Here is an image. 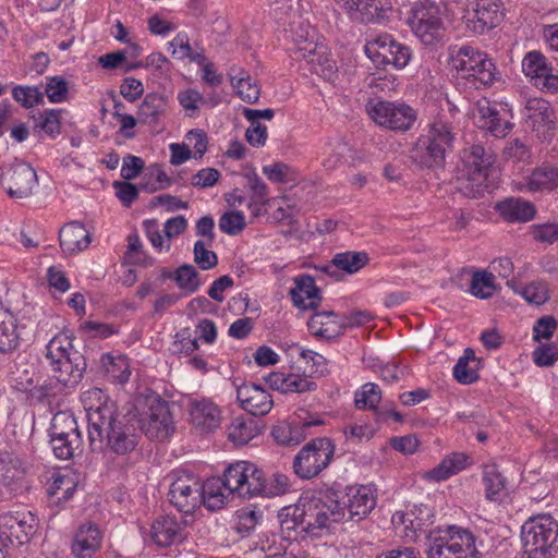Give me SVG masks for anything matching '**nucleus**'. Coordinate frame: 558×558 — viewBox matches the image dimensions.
<instances>
[{"label":"nucleus","mask_w":558,"mask_h":558,"mask_svg":"<svg viewBox=\"0 0 558 558\" xmlns=\"http://www.w3.org/2000/svg\"><path fill=\"white\" fill-rule=\"evenodd\" d=\"M315 518V522H308L307 525L316 527H328L331 523H338L344 520L345 507L342 504V496L337 493L327 494L324 498L310 506Z\"/></svg>","instance_id":"obj_21"},{"label":"nucleus","mask_w":558,"mask_h":558,"mask_svg":"<svg viewBox=\"0 0 558 558\" xmlns=\"http://www.w3.org/2000/svg\"><path fill=\"white\" fill-rule=\"evenodd\" d=\"M447 142H415L410 157L420 167L439 168L445 163Z\"/></svg>","instance_id":"obj_27"},{"label":"nucleus","mask_w":558,"mask_h":558,"mask_svg":"<svg viewBox=\"0 0 558 558\" xmlns=\"http://www.w3.org/2000/svg\"><path fill=\"white\" fill-rule=\"evenodd\" d=\"M368 113L378 125L396 132L411 130L418 117L410 105L395 101H378L368 109Z\"/></svg>","instance_id":"obj_11"},{"label":"nucleus","mask_w":558,"mask_h":558,"mask_svg":"<svg viewBox=\"0 0 558 558\" xmlns=\"http://www.w3.org/2000/svg\"><path fill=\"white\" fill-rule=\"evenodd\" d=\"M352 22L381 24L392 12L391 0H333Z\"/></svg>","instance_id":"obj_13"},{"label":"nucleus","mask_w":558,"mask_h":558,"mask_svg":"<svg viewBox=\"0 0 558 558\" xmlns=\"http://www.w3.org/2000/svg\"><path fill=\"white\" fill-rule=\"evenodd\" d=\"M448 53V64L457 72L459 85L480 89L496 81V66L486 53L468 45L449 47Z\"/></svg>","instance_id":"obj_2"},{"label":"nucleus","mask_w":558,"mask_h":558,"mask_svg":"<svg viewBox=\"0 0 558 558\" xmlns=\"http://www.w3.org/2000/svg\"><path fill=\"white\" fill-rule=\"evenodd\" d=\"M300 51L302 53L295 60H304L310 65V70L324 80L335 81L338 69L324 43L319 41L317 45L307 44V47Z\"/></svg>","instance_id":"obj_20"},{"label":"nucleus","mask_w":558,"mask_h":558,"mask_svg":"<svg viewBox=\"0 0 558 558\" xmlns=\"http://www.w3.org/2000/svg\"><path fill=\"white\" fill-rule=\"evenodd\" d=\"M368 260V255L365 252L348 251L338 253L332 257V264L336 268L348 274L357 272L367 265Z\"/></svg>","instance_id":"obj_42"},{"label":"nucleus","mask_w":558,"mask_h":558,"mask_svg":"<svg viewBox=\"0 0 558 558\" xmlns=\"http://www.w3.org/2000/svg\"><path fill=\"white\" fill-rule=\"evenodd\" d=\"M236 399L241 408L254 416L270 412L274 401L270 393L256 384H243L236 389Z\"/></svg>","instance_id":"obj_22"},{"label":"nucleus","mask_w":558,"mask_h":558,"mask_svg":"<svg viewBox=\"0 0 558 558\" xmlns=\"http://www.w3.org/2000/svg\"><path fill=\"white\" fill-rule=\"evenodd\" d=\"M495 277L493 272L486 270H477L473 274L471 280V293L480 299H488L496 290Z\"/></svg>","instance_id":"obj_46"},{"label":"nucleus","mask_w":558,"mask_h":558,"mask_svg":"<svg viewBox=\"0 0 558 558\" xmlns=\"http://www.w3.org/2000/svg\"><path fill=\"white\" fill-rule=\"evenodd\" d=\"M287 23L286 32L294 45V48L291 49L294 59L300 58L302 53L300 50L307 47V44L317 45L319 43L316 29L302 20L301 16L296 15Z\"/></svg>","instance_id":"obj_30"},{"label":"nucleus","mask_w":558,"mask_h":558,"mask_svg":"<svg viewBox=\"0 0 558 558\" xmlns=\"http://www.w3.org/2000/svg\"><path fill=\"white\" fill-rule=\"evenodd\" d=\"M102 397L104 392L98 388L83 395L88 412L89 446L97 451L106 445L117 454H128L138 445L141 421L135 415L118 413L113 403L101 402Z\"/></svg>","instance_id":"obj_1"},{"label":"nucleus","mask_w":558,"mask_h":558,"mask_svg":"<svg viewBox=\"0 0 558 558\" xmlns=\"http://www.w3.org/2000/svg\"><path fill=\"white\" fill-rule=\"evenodd\" d=\"M557 320L553 316L538 318L533 326V339L535 341H541L542 339L549 340L557 329Z\"/></svg>","instance_id":"obj_59"},{"label":"nucleus","mask_w":558,"mask_h":558,"mask_svg":"<svg viewBox=\"0 0 558 558\" xmlns=\"http://www.w3.org/2000/svg\"><path fill=\"white\" fill-rule=\"evenodd\" d=\"M50 437H70V435H81L75 417L64 411L56 413L49 428Z\"/></svg>","instance_id":"obj_43"},{"label":"nucleus","mask_w":558,"mask_h":558,"mask_svg":"<svg viewBox=\"0 0 558 558\" xmlns=\"http://www.w3.org/2000/svg\"><path fill=\"white\" fill-rule=\"evenodd\" d=\"M45 93L51 102H61L68 94V83L65 80L52 76L48 80Z\"/></svg>","instance_id":"obj_61"},{"label":"nucleus","mask_w":558,"mask_h":558,"mask_svg":"<svg viewBox=\"0 0 558 558\" xmlns=\"http://www.w3.org/2000/svg\"><path fill=\"white\" fill-rule=\"evenodd\" d=\"M335 453V446L329 438H315L307 442L295 456L293 469L298 476L310 480L326 469Z\"/></svg>","instance_id":"obj_9"},{"label":"nucleus","mask_w":558,"mask_h":558,"mask_svg":"<svg viewBox=\"0 0 558 558\" xmlns=\"http://www.w3.org/2000/svg\"><path fill=\"white\" fill-rule=\"evenodd\" d=\"M251 201L248 207L255 216H258L262 208L268 203V187L257 175L248 178Z\"/></svg>","instance_id":"obj_48"},{"label":"nucleus","mask_w":558,"mask_h":558,"mask_svg":"<svg viewBox=\"0 0 558 558\" xmlns=\"http://www.w3.org/2000/svg\"><path fill=\"white\" fill-rule=\"evenodd\" d=\"M497 209L509 222H527L536 215L535 206L521 198H508L497 204Z\"/></svg>","instance_id":"obj_33"},{"label":"nucleus","mask_w":558,"mask_h":558,"mask_svg":"<svg viewBox=\"0 0 558 558\" xmlns=\"http://www.w3.org/2000/svg\"><path fill=\"white\" fill-rule=\"evenodd\" d=\"M106 360L108 362L104 360V365L106 367L108 376L114 383H126L131 375L128 360L124 356L113 357L111 355H107Z\"/></svg>","instance_id":"obj_52"},{"label":"nucleus","mask_w":558,"mask_h":558,"mask_svg":"<svg viewBox=\"0 0 558 558\" xmlns=\"http://www.w3.org/2000/svg\"><path fill=\"white\" fill-rule=\"evenodd\" d=\"M504 17L499 0H474L468 5L464 20L469 29L475 34L496 27Z\"/></svg>","instance_id":"obj_14"},{"label":"nucleus","mask_w":558,"mask_h":558,"mask_svg":"<svg viewBox=\"0 0 558 558\" xmlns=\"http://www.w3.org/2000/svg\"><path fill=\"white\" fill-rule=\"evenodd\" d=\"M365 53L378 66L393 65L403 69L411 59V49L397 41L391 35L384 34L369 40L365 45Z\"/></svg>","instance_id":"obj_12"},{"label":"nucleus","mask_w":558,"mask_h":558,"mask_svg":"<svg viewBox=\"0 0 558 558\" xmlns=\"http://www.w3.org/2000/svg\"><path fill=\"white\" fill-rule=\"evenodd\" d=\"M184 523L171 515L157 518L150 529L154 543L160 547H168L184 538Z\"/></svg>","instance_id":"obj_26"},{"label":"nucleus","mask_w":558,"mask_h":558,"mask_svg":"<svg viewBox=\"0 0 558 558\" xmlns=\"http://www.w3.org/2000/svg\"><path fill=\"white\" fill-rule=\"evenodd\" d=\"M207 242L198 240L194 244V262L203 270H208L217 266L218 257L214 251L208 250Z\"/></svg>","instance_id":"obj_55"},{"label":"nucleus","mask_w":558,"mask_h":558,"mask_svg":"<svg viewBox=\"0 0 558 558\" xmlns=\"http://www.w3.org/2000/svg\"><path fill=\"white\" fill-rule=\"evenodd\" d=\"M169 501L180 512L193 513L202 504L203 483L195 474L177 470L172 472Z\"/></svg>","instance_id":"obj_10"},{"label":"nucleus","mask_w":558,"mask_h":558,"mask_svg":"<svg viewBox=\"0 0 558 558\" xmlns=\"http://www.w3.org/2000/svg\"><path fill=\"white\" fill-rule=\"evenodd\" d=\"M469 464V457L463 452H453L442 459L433 470L426 473L428 480L445 481L464 470Z\"/></svg>","instance_id":"obj_35"},{"label":"nucleus","mask_w":558,"mask_h":558,"mask_svg":"<svg viewBox=\"0 0 558 558\" xmlns=\"http://www.w3.org/2000/svg\"><path fill=\"white\" fill-rule=\"evenodd\" d=\"M189 412L192 425L201 433L218 428L222 421L220 408L206 398H194L189 401Z\"/></svg>","instance_id":"obj_19"},{"label":"nucleus","mask_w":558,"mask_h":558,"mask_svg":"<svg viewBox=\"0 0 558 558\" xmlns=\"http://www.w3.org/2000/svg\"><path fill=\"white\" fill-rule=\"evenodd\" d=\"M0 526L5 529L9 538H14L19 544L28 542L35 533L37 520L29 511L4 513L0 515Z\"/></svg>","instance_id":"obj_24"},{"label":"nucleus","mask_w":558,"mask_h":558,"mask_svg":"<svg viewBox=\"0 0 558 558\" xmlns=\"http://www.w3.org/2000/svg\"><path fill=\"white\" fill-rule=\"evenodd\" d=\"M82 435H70V437H50V444L54 456L62 460H69L81 451Z\"/></svg>","instance_id":"obj_44"},{"label":"nucleus","mask_w":558,"mask_h":558,"mask_svg":"<svg viewBox=\"0 0 558 558\" xmlns=\"http://www.w3.org/2000/svg\"><path fill=\"white\" fill-rule=\"evenodd\" d=\"M522 71L541 90L558 93V73L539 51L533 50L525 54L522 60Z\"/></svg>","instance_id":"obj_15"},{"label":"nucleus","mask_w":558,"mask_h":558,"mask_svg":"<svg viewBox=\"0 0 558 558\" xmlns=\"http://www.w3.org/2000/svg\"><path fill=\"white\" fill-rule=\"evenodd\" d=\"M427 140H453L454 134L446 116L438 114L427 124Z\"/></svg>","instance_id":"obj_54"},{"label":"nucleus","mask_w":558,"mask_h":558,"mask_svg":"<svg viewBox=\"0 0 558 558\" xmlns=\"http://www.w3.org/2000/svg\"><path fill=\"white\" fill-rule=\"evenodd\" d=\"M248 498L254 496L272 497L279 496L287 492L289 478L284 474H274L270 478H266L262 470L255 464L246 461Z\"/></svg>","instance_id":"obj_16"},{"label":"nucleus","mask_w":558,"mask_h":558,"mask_svg":"<svg viewBox=\"0 0 558 558\" xmlns=\"http://www.w3.org/2000/svg\"><path fill=\"white\" fill-rule=\"evenodd\" d=\"M405 23L425 46H436L446 33L440 0H417L414 2Z\"/></svg>","instance_id":"obj_7"},{"label":"nucleus","mask_w":558,"mask_h":558,"mask_svg":"<svg viewBox=\"0 0 558 558\" xmlns=\"http://www.w3.org/2000/svg\"><path fill=\"white\" fill-rule=\"evenodd\" d=\"M24 475V468L21 459L12 454L0 457V486L13 490L15 485Z\"/></svg>","instance_id":"obj_39"},{"label":"nucleus","mask_w":558,"mask_h":558,"mask_svg":"<svg viewBox=\"0 0 558 558\" xmlns=\"http://www.w3.org/2000/svg\"><path fill=\"white\" fill-rule=\"evenodd\" d=\"M478 129L486 131L484 136L506 137L513 124L500 117L499 112L488 100L477 102V114L474 116Z\"/></svg>","instance_id":"obj_23"},{"label":"nucleus","mask_w":558,"mask_h":558,"mask_svg":"<svg viewBox=\"0 0 558 558\" xmlns=\"http://www.w3.org/2000/svg\"><path fill=\"white\" fill-rule=\"evenodd\" d=\"M522 296L531 304L542 305L548 300L547 288L539 282H532L522 291Z\"/></svg>","instance_id":"obj_62"},{"label":"nucleus","mask_w":558,"mask_h":558,"mask_svg":"<svg viewBox=\"0 0 558 558\" xmlns=\"http://www.w3.org/2000/svg\"><path fill=\"white\" fill-rule=\"evenodd\" d=\"M427 558H477L473 534L450 526L446 531L429 533Z\"/></svg>","instance_id":"obj_8"},{"label":"nucleus","mask_w":558,"mask_h":558,"mask_svg":"<svg viewBox=\"0 0 558 558\" xmlns=\"http://www.w3.org/2000/svg\"><path fill=\"white\" fill-rule=\"evenodd\" d=\"M341 496L345 513L354 522L365 519L377 502L376 489L369 485L348 487Z\"/></svg>","instance_id":"obj_18"},{"label":"nucleus","mask_w":558,"mask_h":558,"mask_svg":"<svg viewBox=\"0 0 558 558\" xmlns=\"http://www.w3.org/2000/svg\"><path fill=\"white\" fill-rule=\"evenodd\" d=\"M167 100L163 96L147 94L138 108V120L145 124H155L165 113Z\"/></svg>","instance_id":"obj_38"},{"label":"nucleus","mask_w":558,"mask_h":558,"mask_svg":"<svg viewBox=\"0 0 558 558\" xmlns=\"http://www.w3.org/2000/svg\"><path fill=\"white\" fill-rule=\"evenodd\" d=\"M63 110L47 109L34 117V131L39 135L54 137L60 134Z\"/></svg>","instance_id":"obj_40"},{"label":"nucleus","mask_w":558,"mask_h":558,"mask_svg":"<svg viewBox=\"0 0 558 558\" xmlns=\"http://www.w3.org/2000/svg\"><path fill=\"white\" fill-rule=\"evenodd\" d=\"M178 287L186 293H194L199 288V274L192 265L184 264L174 271Z\"/></svg>","instance_id":"obj_50"},{"label":"nucleus","mask_w":558,"mask_h":558,"mask_svg":"<svg viewBox=\"0 0 558 558\" xmlns=\"http://www.w3.org/2000/svg\"><path fill=\"white\" fill-rule=\"evenodd\" d=\"M494 161V155L480 144H470L461 150L457 181L464 196L477 198L490 187L488 178Z\"/></svg>","instance_id":"obj_3"},{"label":"nucleus","mask_w":558,"mask_h":558,"mask_svg":"<svg viewBox=\"0 0 558 558\" xmlns=\"http://www.w3.org/2000/svg\"><path fill=\"white\" fill-rule=\"evenodd\" d=\"M284 390L283 393L296 392L303 393L307 391H314L317 388L315 381L307 379L306 377H302L296 374H287V378L284 381Z\"/></svg>","instance_id":"obj_56"},{"label":"nucleus","mask_w":558,"mask_h":558,"mask_svg":"<svg viewBox=\"0 0 558 558\" xmlns=\"http://www.w3.org/2000/svg\"><path fill=\"white\" fill-rule=\"evenodd\" d=\"M142 242L137 233H131L128 236V250L125 252V259L129 264L140 265L147 267L153 265L154 259L148 257L142 250Z\"/></svg>","instance_id":"obj_51"},{"label":"nucleus","mask_w":558,"mask_h":558,"mask_svg":"<svg viewBox=\"0 0 558 558\" xmlns=\"http://www.w3.org/2000/svg\"><path fill=\"white\" fill-rule=\"evenodd\" d=\"M521 538L526 558H553L558 550V524L549 514L530 518Z\"/></svg>","instance_id":"obj_6"},{"label":"nucleus","mask_w":558,"mask_h":558,"mask_svg":"<svg viewBox=\"0 0 558 558\" xmlns=\"http://www.w3.org/2000/svg\"><path fill=\"white\" fill-rule=\"evenodd\" d=\"M19 344L16 320L13 314L0 302V352L14 350Z\"/></svg>","instance_id":"obj_37"},{"label":"nucleus","mask_w":558,"mask_h":558,"mask_svg":"<svg viewBox=\"0 0 558 558\" xmlns=\"http://www.w3.org/2000/svg\"><path fill=\"white\" fill-rule=\"evenodd\" d=\"M381 400V390L374 383H366L361 390L355 393V407L360 410H376Z\"/></svg>","instance_id":"obj_49"},{"label":"nucleus","mask_w":558,"mask_h":558,"mask_svg":"<svg viewBox=\"0 0 558 558\" xmlns=\"http://www.w3.org/2000/svg\"><path fill=\"white\" fill-rule=\"evenodd\" d=\"M558 186V169L541 167L533 171L529 181L530 191L553 190Z\"/></svg>","instance_id":"obj_45"},{"label":"nucleus","mask_w":558,"mask_h":558,"mask_svg":"<svg viewBox=\"0 0 558 558\" xmlns=\"http://www.w3.org/2000/svg\"><path fill=\"white\" fill-rule=\"evenodd\" d=\"M230 81L243 101L254 104L258 100L260 94L259 87L246 71L240 68H232Z\"/></svg>","instance_id":"obj_36"},{"label":"nucleus","mask_w":558,"mask_h":558,"mask_svg":"<svg viewBox=\"0 0 558 558\" xmlns=\"http://www.w3.org/2000/svg\"><path fill=\"white\" fill-rule=\"evenodd\" d=\"M102 534L94 523L82 524L74 534L71 550L76 558H94L101 548Z\"/></svg>","instance_id":"obj_25"},{"label":"nucleus","mask_w":558,"mask_h":558,"mask_svg":"<svg viewBox=\"0 0 558 558\" xmlns=\"http://www.w3.org/2000/svg\"><path fill=\"white\" fill-rule=\"evenodd\" d=\"M260 434V427L253 417L238 416L228 426V438L235 446L246 445Z\"/></svg>","instance_id":"obj_34"},{"label":"nucleus","mask_w":558,"mask_h":558,"mask_svg":"<svg viewBox=\"0 0 558 558\" xmlns=\"http://www.w3.org/2000/svg\"><path fill=\"white\" fill-rule=\"evenodd\" d=\"M12 96L15 101L25 108H32L44 102V93L35 86H15Z\"/></svg>","instance_id":"obj_53"},{"label":"nucleus","mask_w":558,"mask_h":558,"mask_svg":"<svg viewBox=\"0 0 558 558\" xmlns=\"http://www.w3.org/2000/svg\"><path fill=\"white\" fill-rule=\"evenodd\" d=\"M142 421L143 429L149 438L165 440L172 432L171 415L166 403L150 407L147 420Z\"/></svg>","instance_id":"obj_28"},{"label":"nucleus","mask_w":558,"mask_h":558,"mask_svg":"<svg viewBox=\"0 0 558 558\" xmlns=\"http://www.w3.org/2000/svg\"><path fill=\"white\" fill-rule=\"evenodd\" d=\"M1 184L12 198H26L37 185V174L26 162H16L2 174Z\"/></svg>","instance_id":"obj_17"},{"label":"nucleus","mask_w":558,"mask_h":558,"mask_svg":"<svg viewBox=\"0 0 558 558\" xmlns=\"http://www.w3.org/2000/svg\"><path fill=\"white\" fill-rule=\"evenodd\" d=\"M290 293L293 304L299 308L315 310L319 305V290L308 275L300 276Z\"/></svg>","instance_id":"obj_31"},{"label":"nucleus","mask_w":558,"mask_h":558,"mask_svg":"<svg viewBox=\"0 0 558 558\" xmlns=\"http://www.w3.org/2000/svg\"><path fill=\"white\" fill-rule=\"evenodd\" d=\"M246 461L230 464L223 477H211L203 483L202 502L210 510L221 509L230 495L248 498Z\"/></svg>","instance_id":"obj_5"},{"label":"nucleus","mask_w":558,"mask_h":558,"mask_svg":"<svg viewBox=\"0 0 558 558\" xmlns=\"http://www.w3.org/2000/svg\"><path fill=\"white\" fill-rule=\"evenodd\" d=\"M483 482L489 500H496L506 486V480L495 464L485 466Z\"/></svg>","instance_id":"obj_47"},{"label":"nucleus","mask_w":558,"mask_h":558,"mask_svg":"<svg viewBox=\"0 0 558 558\" xmlns=\"http://www.w3.org/2000/svg\"><path fill=\"white\" fill-rule=\"evenodd\" d=\"M525 109L529 112L527 119L531 122L533 129L537 132H543L546 136V132L551 130L554 126V110L550 104L543 98H530L526 101Z\"/></svg>","instance_id":"obj_32"},{"label":"nucleus","mask_w":558,"mask_h":558,"mask_svg":"<svg viewBox=\"0 0 558 558\" xmlns=\"http://www.w3.org/2000/svg\"><path fill=\"white\" fill-rule=\"evenodd\" d=\"M533 359L538 366H551L558 360V348L553 344L538 347L533 352Z\"/></svg>","instance_id":"obj_64"},{"label":"nucleus","mask_w":558,"mask_h":558,"mask_svg":"<svg viewBox=\"0 0 558 558\" xmlns=\"http://www.w3.org/2000/svg\"><path fill=\"white\" fill-rule=\"evenodd\" d=\"M59 242L64 253L75 254L88 247L90 233L83 223L73 221L60 229Z\"/></svg>","instance_id":"obj_29"},{"label":"nucleus","mask_w":558,"mask_h":558,"mask_svg":"<svg viewBox=\"0 0 558 558\" xmlns=\"http://www.w3.org/2000/svg\"><path fill=\"white\" fill-rule=\"evenodd\" d=\"M534 240L554 243L558 241V223L533 225L531 227Z\"/></svg>","instance_id":"obj_63"},{"label":"nucleus","mask_w":558,"mask_h":558,"mask_svg":"<svg viewBox=\"0 0 558 558\" xmlns=\"http://www.w3.org/2000/svg\"><path fill=\"white\" fill-rule=\"evenodd\" d=\"M151 183H147L146 186L149 191H158L169 187L172 184L171 179L163 171L162 167L158 163L151 165L148 168L147 174Z\"/></svg>","instance_id":"obj_60"},{"label":"nucleus","mask_w":558,"mask_h":558,"mask_svg":"<svg viewBox=\"0 0 558 558\" xmlns=\"http://www.w3.org/2000/svg\"><path fill=\"white\" fill-rule=\"evenodd\" d=\"M244 226V216L239 211L226 213L219 219V228L227 234H238Z\"/></svg>","instance_id":"obj_57"},{"label":"nucleus","mask_w":558,"mask_h":558,"mask_svg":"<svg viewBox=\"0 0 558 558\" xmlns=\"http://www.w3.org/2000/svg\"><path fill=\"white\" fill-rule=\"evenodd\" d=\"M72 339V335L63 331L56 335L46 345V359L54 379L68 387L77 385L86 371L85 357L74 349Z\"/></svg>","instance_id":"obj_4"},{"label":"nucleus","mask_w":558,"mask_h":558,"mask_svg":"<svg viewBox=\"0 0 558 558\" xmlns=\"http://www.w3.org/2000/svg\"><path fill=\"white\" fill-rule=\"evenodd\" d=\"M294 434H299V427L289 424L274 426L271 430L272 437L280 445H296L301 438H304V436H294Z\"/></svg>","instance_id":"obj_58"},{"label":"nucleus","mask_w":558,"mask_h":558,"mask_svg":"<svg viewBox=\"0 0 558 558\" xmlns=\"http://www.w3.org/2000/svg\"><path fill=\"white\" fill-rule=\"evenodd\" d=\"M470 362H476V357L474 351L471 348H466L453 367V377L460 384L469 385L478 379L477 369L471 367L469 365Z\"/></svg>","instance_id":"obj_41"}]
</instances>
